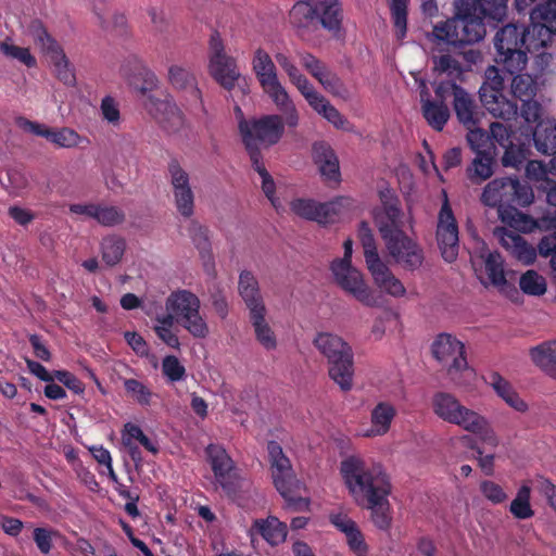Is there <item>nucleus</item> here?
Returning a JSON list of instances; mask_svg holds the SVG:
<instances>
[{"mask_svg":"<svg viewBox=\"0 0 556 556\" xmlns=\"http://www.w3.org/2000/svg\"><path fill=\"white\" fill-rule=\"evenodd\" d=\"M534 200L532 188L518 178H495L483 189L481 202L490 207H496L498 218L506 225L523 231H532L536 222L518 211L514 205L528 206Z\"/></svg>","mask_w":556,"mask_h":556,"instance_id":"nucleus-1","label":"nucleus"},{"mask_svg":"<svg viewBox=\"0 0 556 556\" xmlns=\"http://www.w3.org/2000/svg\"><path fill=\"white\" fill-rule=\"evenodd\" d=\"M344 484L357 505L379 494H390L391 483L383 467L361 456H349L341 462Z\"/></svg>","mask_w":556,"mask_h":556,"instance_id":"nucleus-2","label":"nucleus"},{"mask_svg":"<svg viewBox=\"0 0 556 556\" xmlns=\"http://www.w3.org/2000/svg\"><path fill=\"white\" fill-rule=\"evenodd\" d=\"M251 65L264 93L269 97L277 110L285 114V121L289 128L298 127L300 124L299 111L282 85L270 54L262 47L256 48L252 54Z\"/></svg>","mask_w":556,"mask_h":556,"instance_id":"nucleus-3","label":"nucleus"},{"mask_svg":"<svg viewBox=\"0 0 556 556\" xmlns=\"http://www.w3.org/2000/svg\"><path fill=\"white\" fill-rule=\"evenodd\" d=\"M471 0H458L452 18L437 23L429 39L437 45L460 47L482 40L486 34L484 24L471 14Z\"/></svg>","mask_w":556,"mask_h":556,"instance_id":"nucleus-4","label":"nucleus"},{"mask_svg":"<svg viewBox=\"0 0 556 556\" xmlns=\"http://www.w3.org/2000/svg\"><path fill=\"white\" fill-rule=\"evenodd\" d=\"M433 357L443 366L451 382L465 390H470L476 384L477 374L468 365L465 356V345L451 333L438 334L432 344Z\"/></svg>","mask_w":556,"mask_h":556,"instance_id":"nucleus-5","label":"nucleus"},{"mask_svg":"<svg viewBox=\"0 0 556 556\" xmlns=\"http://www.w3.org/2000/svg\"><path fill=\"white\" fill-rule=\"evenodd\" d=\"M316 20L325 29L338 35L343 21L340 0H302L289 12V23L298 29L308 28Z\"/></svg>","mask_w":556,"mask_h":556,"instance_id":"nucleus-6","label":"nucleus"},{"mask_svg":"<svg viewBox=\"0 0 556 556\" xmlns=\"http://www.w3.org/2000/svg\"><path fill=\"white\" fill-rule=\"evenodd\" d=\"M200 299L186 289L173 291L165 300V308L173 314L177 323L194 338L204 339L208 336V326L200 314Z\"/></svg>","mask_w":556,"mask_h":556,"instance_id":"nucleus-7","label":"nucleus"},{"mask_svg":"<svg viewBox=\"0 0 556 556\" xmlns=\"http://www.w3.org/2000/svg\"><path fill=\"white\" fill-rule=\"evenodd\" d=\"M281 114H270L257 119H241L239 122V130L251 159L252 153H260V147L274 146L282 138L285 126H289L285 121V114L282 112Z\"/></svg>","mask_w":556,"mask_h":556,"instance_id":"nucleus-8","label":"nucleus"},{"mask_svg":"<svg viewBox=\"0 0 556 556\" xmlns=\"http://www.w3.org/2000/svg\"><path fill=\"white\" fill-rule=\"evenodd\" d=\"M431 405L437 417L465 431H478L486 425L485 416L463 405L452 393L437 392L432 396Z\"/></svg>","mask_w":556,"mask_h":556,"instance_id":"nucleus-9","label":"nucleus"},{"mask_svg":"<svg viewBox=\"0 0 556 556\" xmlns=\"http://www.w3.org/2000/svg\"><path fill=\"white\" fill-rule=\"evenodd\" d=\"M523 27V25L507 24L496 33L494 38L496 61L509 74L520 72L527 64Z\"/></svg>","mask_w":556,"mask_h":556,"instance_id":"nucleus-10","label":"nucleus"},{"mask_svg":"<svg viewBox=\"0 0 556 556\" xmlns=\"http://www.w3.org/2000/svg\"><path fill=\"white\" fill-rule=\"evenodd\" d=\"M381 238L389 256L396 265L409 271H415L422 266L424 249L402 229H389L383 225L381 226Z\"/></svg>","mask_w":556,"mask_h":556,"instance_id":"nucleus-11","label":"nucleus"},{"mask_svg":"<svg viewBox=\"0 0 556 556\" xmlns=\"http://www.w3.org/2000/svg\"><path fill=\"white\" fill-rule=\"evenodd\" d=\"M353 207L354 200L349 197H338L325 203L301 198L290 202V211L294 215L320 225L336 223L342 214Z\"/></svg>","mask_w":556,"mask_h":556,"instance_id":"nucleus-12","label":"nucleus"},{"mask_svg":"<svg viewBox=\"0 0 556 556\" xmlns=\"http://www.w3.org/2000/svg\"><path fill=\"white\" fill-rule=\"evenodd\" d=\"M267 452L277 491L289 505H296L302 502V498L296 495L301 488L300 482L295 479L291 463L285 455L280 444L276 441L268 442Z\"/></svg>","mask_w":556,"mask_h":556,"instance_id":"nucleus-13","label":"nucleus"},{"mask_svg":"<svg viewBox=\"0 0 556 556\" xmlns=\"http://www.w3.org/2000/svg\"><path fill=\"white\" fill-rule=\"evenodd\" d=\"M531 24L523 27V50L535 52L544 48L556 34V0L548 2L544 8L533 9L530 12Z\"/></svg>","mask_w":556,"mask_h":556,"instance_id":"nucleus-14","label":"nucleus"},{"mask_svg":"<svg viewBox=\"0 0 556 556\" xmlns=\"http://www.w3.org/2000/svg\"><path fill=\"white\" fill-rule=\"evenodd\" d=\"M331 273L336 283L346 293L352 295L363 305L374 307L377 299L374 291L366 282L364 275L352 263L345 261H333Z\"/></svg>","mask_w":556,"mask_h":556,"instance_id":"nucleus-15","label":"nucleus"},{"mask_svg":"<svg viewBox=\"0 0 556 556\" xmlns=\"http://www.w3.org/2000/svg\"><path fill=\"white\" fill-rule=\"evenodd\" d=\"M208 71L224 88L230 90L240 77L237 61L227 54L219 33L214 31L208 40Z\"/></svg>","mask_w":556,"mask_h":556,"instance_id":"nucleus-16","label":"nucleus"},{"mask_svg":"<svg viewBox=\"0 0 556 556\" xmlns=\"http://www.w3.org/2000/svg\"><path fill=\"white\" fill-rule=\"evenodd\" d=\"M442 195L443 203L438 215L435 235L442 257L452 263L457 258L459 250L458 226L444 190Z\"/></svg>","mask_w":556,"mask_h":556,"instance_id":"nucleus-17","label":"nucleus"},{"mask_svg":"<svg viewBox=\"0 0 556 556\" xmlns=\"http://www.w3.org/2000/svg\"><path fill=\"white\" fill-rule=\"evenodd\" d=\"M438 99L445 101L453 96L454 110L458 121L466 127L476 126L475 100L464 88L454 80H440L435 87Z\"/></svg>","mask_w":556,"mask_h":556,"instance_id":"nucleus-18","label":"nucleus"},{"mask_svg":"<svg viewBox=\"0 0 556 556\" xmlns=\"http://www.w3.org/2000/svg\"><path fill=\"white\" fill-rule=\"evenodd\" d=\"M144 109L168 132L175 134L186 127V118L177 104L168 97L161 100L149 96L143 101Z\"/></svg>","mask_w":556,"mask_h":556,"instance_id":"nucleus-19","label":"nucleus"},{"mask_svg":"<svg viewBox=\"0 0 556 556\" xmlns=\"http://www.w3.org/2000/svg\"><path fill=\"white\" fill-rule=\"evenodd\" d=\"M397 417V407L390 400H378L369 409V427L359 435L371 439L388 434Z\"/></svg>","mask_w":556,"mask_h":556,"instance_id":"nucleus-20","label":"nucleus"},{"mask_svg":"<svg viewBox=\"0 0 556 556\" xmlns=\"http://www.w3.org/2000/svg\"><path fill=\"white\" fill-rule=\"evenodd\" d=\"M170 185L177 212L189 218L194 213V193L189 182V175L176 163L169 165Z\"/></svg>","mask_w":556,"mask_h":556,"instance_id":"nucleus-21","label":"nucleus"},{"mask_svg":"<svg viewBox=\"0 0 556 556\" xmlns=\"http://www.w3.org/2000/svg\"><path fill=\"white\" fill-rule=\"evenodd\" d=\"M302 66L324 87L334 96H342L344 86L342 80L329 67L309 52L299 53Z\"/></svg>","mask_w":556,"mask_h":556,"instance_id":"nucleus-22","label":"nucleus"},{"mask_svg":"<svg viewBox=\"0 0 556 556\" xmlns=\"http://www.w3.org/2000/svg\"><path fill=\"white\" fill-rule=\"evenodd\" d=\"M495 237L501 245L516 260L525 265L532 264L536 258V250L529 244L520 235L506 228H496Z\"/></svg>","mask_w":556,"mask_h":556,"instance_id":"nucleus-23","label":"nucleus"},{"mask_svg":"<svg viewBox=\"0 0 556 556\" xmlns=\"http://www.w3.org/2000/svg\"><path fill=\"white\" fill-rule=\"evenodd\" d=\"M206 454L216 482L223 489L229 490L235 479L232 459L229 457L226 450L218 444H210L206 447Z\"/></svg>","mask_w":556,"mask_h":556,"instance_id":"nucleus-24","label":"nucleus"},{"mask_svg":"<svg viewBox=\"0 0 556 556\" xmlns=\"http://www.w3.org/2000/svg\"><path fill=\"white\" fill-rule=\"evenodd\" d=\"M367 269L369 270L377 288H379L383 293L395 299L406 295L407 291L404 283L393 274L390 267L382 260L367 265Z\"/></svg>","mask_w":556,"mask_h":556,"instance_id":"nucleus-25","label":"nucleus"},{"mask_svg":"<svg viewBox=\"0 0 556 556\" xmlns=\"http://www.w3.org/2000/svg\"><path fill=\"white\" fill-rule=\"evenodd\" d=\"M313 159L325 180L330 184H338L340 181L339 161L327 142L318 141L313 144Z\"/></svg>","mask_w":556,"mask_h":556,"instance_id":"nucleus-26","label":"nucleus"},{"mask_svg":"<svg viewBox=\"0 0 556 556\" xmlns=\"http://www.w3.org/2000/svg\"><path fill=\"white\" fill-rule=\"evenodd\" d=\"M308 105L334 128L341 130H351L350 122L316 89L306 98Z\"/></svg>","mask_w":556,"mask_h":556,"instance_id":"nucleus-27","label":"nucleus"},{"mask_svg":"<svg viewBox=\"0 0 556 556\" xmlns=\"http://www.w3.org/2000/svg\"><path fill=\"white\" fill-rule=\"evenodd\" d=\"M239 293L249 308L250 316L267 313L257 279L250 271H242L239 277Z\"/></svg>","mask_w":556,"mask_h":556,"instance_id":"nucleus-28","label":"nucleus"},{"mask_svg":"<svg viewBox=\"0 0 556 556\" xmlns=\"http://www.w3.org/2000/svg\"><path fill=\"white\" fill-rule=\"evenodd\" d=\"M313 343L328 363L353 353L351 345L345 340L331 332H319Z\"/></svg>","mask_w":556,"mask_h":556,"instance_id":"nucleus-29","label":"nucleus"},{"mask_svg":"<svg viewBox=\"0 0 556 556\" xmlns=\"http://www.w3.org/2000/svg\"><path fill=\"white\" fill-rule=\"evenodd\" d=\"M275 60L280 68L286 73L289 81L299 90L304 99L315 90L314 85L300 71L294 60L289 54L285 52H277L275 54Z\"/></svg>","mask_w":556,"mask_h":556,"instance_id":"nucleus-30","label":"nucleus"},{"mask_svg":"<svg viewBox=\"0 0 556 556\" xmlns=\"http://www.w3.org/2000/svg\"><path fill=\"white\" fill-rule=\"evenodd\" d=\"M168 80L177 89L186 90L192 105H202L201 91L195 85L194 77L184 66L173 64L168 67Z\"/></svg>","mask_w":556,"mask_h":556,"instance_id":"nucleus-31","label":"nucleus"},{"mask_svg":"<svg viewBox=\"0 0 556 556\" xmlns=\"http://www.w3.org/2000/svg\"><path fill=\"white\" fill-rule=\"evenodd\" d=\"M489 384L492 387L498 397H501L509 407L519 413L528 410V404L519 396L511 383L500 374L490 375Z\"/></svg>","mask_w":556,"mask_h":556,"instance_id":"nucleus-32","label":"nucleus"},{"mask_svg":"<svg viewBox=\"0 0 556 556\" xmlns=\"http://www.w3.org/2000/svg\"><path fill=\"white\" fill-rule=\"evenodd\" d=\"M328 374L331 380L342 391H350L353 388L354 377V353L328 363Z\"/></svg>","mask_w":556,"mask_h":556,"instance_id":"nucleus-33","label":"nucleus"},{"mask_svg":"<svg viewBox=\"0 0 556 556\" xmlns=\"http://www.w3.org/2000/svg\"><path fill=\"white\" fill-rule=\"evenodd\" d=\"M533 364L553 379H556V340L545 341L530 349Z\"/></svg>","mask_w":556,"mask_h":556,"instance_id":"nucleus-34","label":"nucleus"},{"mask_svg":"<svg viewBox=\"0 0 556 556\" xmlns=\"http://www.w3.org/2000/svg\"><path fill=\"white\" fill-rule=\"evenodd\" d=\"M54 76L64 85L73 86L76 81L75 72L63 48L58 45L45 53Z\"/></svg>","mask_w":556,"mask_h":556,"instance_id":"nucleus-35","label":"nucleus"},{"mask_svg":"<svg viewBox=\"0 0 556 556\" xmlns=\"http://www.w3.org/2000/svg\"><path fill=\"white\" fill-rule=\"evenodd\" d=\"M427 90L421 91V111L428 125L434 130L441 131L450 118V110L444 101L439 102L428 98Z\"/></svg>","mask_w":556,"mask_h":556,"instance_id":"nucleus-36","label":"nucleus"},{"mask_svg":"<svg viewBox=\"0 0 556 556\" xmlns=\"http://www.w3.org/2000/svg\"><path fill=\"white\" fill-rule=\"evenodd\" d=\"M481 102L483 106L494 117L509 121L515 118L518 112L517 104L508 100L503 93H481Z\"/></svg>","mask_w":556,"mask_h":556,"instance_id":"nucleus-37","label":"nucleus"},{"mask_svg":"<svg viewBox=\"0 0 556 556\" xmlns=\"http://www.w3.org/2000/svg\"><path fill=\"white\" fill-rule=\"evenodd\" d=\"M481 258L484 267V274L486 276L485 280L481 275H479L481 282L484 285L489 282L497 288L505 287L507 281L502 256L497 252H489L485 256L481 255Z\"/></svg>","mask_w":556,"mask_h":556,"instance_id":"nucleus-38","label":"nucleus"},{"mask_svg":"<svg viewBox=\"0 0 556 556\" xmlns=\"http://www.w3.org/2000/svg\"><path fill=\"white\" fill-rule=\"evenodd\" d=\"M390 494H379L365 501V506L371 511V521L380 530H388L391 527V505L388 500Z\"/></svg>","mask_w":556,"mask_h":556,"instance_id":"nucleus-39","label":"nucleus"},{"mask_svg":"<svg viewBox=\"0 0 556 556\" xmlns=\"http://www.w3.org/2000/svg\"><path fill=\"white\" fill-rule=\"evenodd\" d=\"M533 141L541 153H553L556 149V122L549 118L541 119L533 131Z\"/></svg>","mask_w":556,"mask_h":556,"instance_id":"nucleus-40","label":"nucleus"},{"mask_svg":"<svg viewBox=\"0 0 556 556\" xmlns=\"http://www.w3.org/2000/svg\"><path fill=\"white\" fill-rule=\"evenodd\" d=\"M256 341L267 352L275 351L278 348V338L266 320V313L254 314L250 316Z\"/></svg>","mask_w":556,"mask_h":556,"instance_id":"nucleus-41","label":"nucleus"},{"mask_svg":"<svg viewBox=\"0 0 556 556\" xmlns=\"http://www.w3.org/2000/svg\"><path fill=\"white\" fill-rule=\"evenodd\" d=\"M254 528L270 545H278L287 538V526L278 518L269 516L254 521Z\"/></svg>","mask_w":556,"mask_h":556,"instance_id":"nucleus-42","label":"nucleus"},{"mask_svg":"<svg viewBox=\"0 0 556 556\" xmlns=\"http://www.w3.org/2000/svg\"><path fill=\"white\" fill-rule=\"evenodd\" d=\"M472 16L479 18L482 24L485 18L502 21L506 16L507 0H471Z\"/></svg>","mask_w":556,"mask_h":556,"instance_id":"nucleus-43","label":"nucleus"},{"mask_svg":"<svg viewBox=\"0 0 556 556\" xmlns=\"http://www.w3.org/2000/svg\"><path fill=\"white\" fill-rule=\"evenodd\" d=\"M177 320L173 314H157L153 319V330L157 338L166 345L173 349H179L180 342L175 332V324Z\"/></svg>","mask_w":556,"mask_h":556,"instance_id":"nucleus-44","label":"nucleus"},{"mask_svg":"<svg viewBox=\"0 0 556 556\" xmlns=\"http://www.w3.org/2000/svg\"><path fill=\"white\" fill-rule=\"evenodd\" d=\"M252 165L255 172L260 176L261 180V188L266 195V198L269 200L271 205L277 212H280L283 210V205L279 198L276 197V184L271 177V175L267 172L265 168L260 153H252Z\"/></svg>","mask_w":556,"mask_h":556,"instance_id":"nucleus-45","label":"nucleus"},{"mask_svg":"<svg viewBox=\"0 0 556 556\" xmlns=\"http://www.w3.org/2000/svg\"><path fill=\"white\" fill-rule=\"evenodd\" d=\"M24 34L30 38L34 43L45 54L50 49L60 45L47 30L40 20H31L24 29Z\"/></svg>","mask_w":556,"mask_h":556,"instance_id":"nucleus-46","label":"nucleus"},{"mask_svg":"<svg viewBox=\"0 0 556 556\" xmlns=\"http://www.w3.org/2000/svg\"><path fill=\"white\" fill-rule=\"evenodd\" d=\"M531 486L527 483L522 484L517 491L516 496L510 502V514L521 520L530 519L534 516V510L530 504Z\"/></svg>","mask_w":556,"mask_h":556,"instance_id":"nucleus-47","label":"nucleus"},{"mask_svg":"<svg viewBox=\"0 0 556 556\" xmlns=\"http://www.w3.org/2000/svg\"><path fill=\"white\" fill-rule=\"evenodd\" d=\"M126 242L117 236H108L101 242L102 260L108 266L118 264L124 255Z\"/></svg>","mask_w":556,"mask_h":556,"instance_id":"nucleus-48","label":"nucleus"},{"mask_svg":"<svg viewBox=\"0 0 556 556\" xmlns=\"http://www.w3.org/2000/svg\"><path fill=\"white\" fill-rule=\"evenodd\" d=\"M0 52L10 60H15L28 68L37 66V60L31 54L29 48L20 47L11 39L0 41Z\"/></svg>","mask_w":556,"mask_h":556,"instance_id":"nucleus-49","label":"nucleus"},{"mask_svg":"<svg viewBox=\"0 0 556 556\" xmlns=\"http://www.w3.org/2000/svg\"><path fill=\"white\" fill-rule=\"evenodd\" d=\"M48 141L63 149H73L79 147L88 140L80 136L76 130L63 127L60 129L51 128Z\"/></svg>","mask_w":556,"mask_h":556,"instance_id":"nucleus-50","label":"nucleus"},{"mask_svg":"<svg viewBox=\"0 0 556 556\" xmlns=\"http://www.w3.org/2000/svg\"><path fill=\"white\" fill-rule=\"evenodd\" d=\"M357 235L364 249L366 266L381 260L376 247L375 237L367 223L363 222L359 224Z\"/></svg>","mask_w":556,"mask_h":556,"instance_id":"nucleus-51","label":"nucleus"},{"mask_svg":"<svg viewBox=\"0 0 556 556\" xmlns=\"http://www.w3.org/2000/svg\"><path fill=\"white\" fill-rule=\"evenodd\" d=\"M511 92L521 102L531 100L536 92V80L528 74L516 75L511 81Z\"/></svg>","mask_w":556,"mask_h":556,"instance_id":"nucleus-52","label":"nucleus"},{"mask_svg":"<svg viewBox=\"0 0 556 556\" xmlns=\"http://www.w3.org/2000/svg\"><path fill=\"white\" fill-rule=\"evenodd\" d=\"M401 210L396 201L390 200L383 203V211L376 216V223L381 233V226H387L389 229H401Z\"/></svg>","mask_w":556,"mask_h":556,"instance_id":"nucleus-53","label":"nucleus"},{"mask_svg":"<svg viewBox=\"0 0 556 556\" xmlns=\"http://www.w3.org/2000/svg\"><path fill=\"white\" fill-rule=\"evenodd\" d=\"M395 28L397 39H403L406 35L407 25V3L408 0H388Z\"/></svg>","mask_w":556,"mask_h":556,"instance_id":"nucleus-54","label":"nucleus"},{"mask_svg":"<svg viewBox=\"0 0 556 556\" xmlns=\"http://www.w3.org/2000/svg\"><path fill=\"white\" fill-rule=\"evenodd\" d=\"M100 114L104 122L113 128H119L123 123L119 102L111 96H105L100 103Z\"/></svg>","mask_w":556,"mask_h":556,"instance_id":"nucleus-55","label":"nucleus"},{"mask_svg":"<svg viewBox=\"0 0 556 556\" xmlns=\"http://www.w3.org/2000/svg\"><path fill=\"white\" fill-rule=\"evenodd\" d=\"M520 289L529 295H543L546 292V281L534 270L526 271L519 280Z\"/></svg>","mask_w":556,"mask_h":556,"instance_id":"nucleus-56","label":"nucleus"},{"mask_svg":"<svg viewBox=\"0 0 556 556\" xmlns=\"http://www.w3.org/2000/svg\"><path fill=\"white\" fill-rule=\"evenodd\" d=\"M162 372L170 383L182 381L186 378V368L175 355H167L162 359Z\"/></svg>","mask_w":556,"mask_h":556,"instance_id":"nucleus-57","label":"nucleus"},{"mask_svg":"<svg viewBox=\"0 0 556 556\" xmlns=\"http://www.w3.org/2000/svg\"><path fill=\"white\" fill-rule=\"evenodd\" d=\"M433 63L435 71L441 74H446V80L456 81V79H458L463 74L460 64L450 54H443L434 58Z\"/></svg>","mask_w":556,"mask_h":556,"instance_id":"nucleus-58","label":"nucleus"},{"mask_svg":"<svg viewBox=\"0 0 556 556\" xmlns=\"http://www.w3.org/2000/svg\"><path fill=\"white\" fill-rule=\"evenodd\" d=\"M124 388L126 392L140 405H149L152 399L151 390L137 379H125Z\"/></svg>","mask_w":556,"mask_h":556,"instance_id":"nucleus-59","label":"nucleus"},{"mask_svg":"<svg viewBox=\"0 0 556 556\" xmlns=\"http://www.w3.org/2000/svg\"><path fill=\"white\" fill-rule=\"evenodd\" d=\"M125 219V214L116 206L100 205L98 204L94 220L108 227L122 224Z\"/></svg>","mask_w":556,"mask_h":556,"instance_id":"nucleus-60","label":"nucleus"},{"mask_svg":"<svg viewBox=\"0 0 556 556\" xmlns=\"http://www.w3.org/2000/svg\"><path fill=\"white\" fill-rule=\"evenodd\" d=\"M59 534V531L52 528L37 527L33 531V539L42 554H49L53 547V539Z\"/></svg>","mask_w":556,"mask_h":556,"instance_id":"nucleus-61","label":"nucleus"},{"mask_svg":"<svg viewBox=\"0 0 556 556\" xmlns=\"http://www.w3.org/2000/svg\"><path fill=\"white\" fill-rule=\"evenodd\" d=\"M476 154L477 155L473 159L472 167L469 170L473 173V176L480 178L481 180H485L493 174V157L488 152Z\"/></svg>","mask_w":556,"mask_h":556,"instance_id":"nucleus-62","label":"nucleus"},{"mask_svg":"<svg viewBox=\"0 0 556 556\" xmlns=\"http://www.w3.org/2000/svg\"><path fill=\"white\" fill-rule=\"evenodd\" d=\"M480 491L483 497L494 505L502 504L508 498L502 485L491 480L482 481L480 483Z\"/></svg>","mask_w":556,"mask_h":556,"instance_id":"nucleus-63","label":"nucleus"},{"mask_svg":"<svg viewBox=\"0 0 556 556\" xmlns=\"http://www.w3.org/2000/svg\"><path fill=\"white\" fill-rule=\"evenodd\" d=\"M534 489L545 497L549 507L556 513V485L544 477H538L533 481Z\"/></svg>","mask_w":556,"mask_h":556,"instance_id":"nucleus-64","label":"nucleus"}]
</instances>
